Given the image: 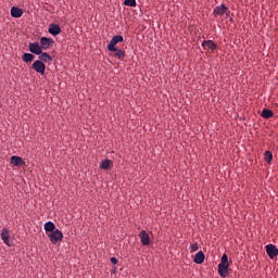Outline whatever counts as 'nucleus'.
I'll return each mask as SVG.
<instances>
[{
    "instance_id": "nucleus-1",
    "label": "nucleus",
    "mask_w": 278,
    "mask_h": 278,
    "mask_svg": "<svg viewBox=\"0 0 278 278\" xmlns=\"http://www.w3.org/2000/svg\"><path fill=\"white\" fill-rule=\"evenodd\" d=\"M49 238L53 244H56L58 242H61L63 240L64 235L60 229H55L49 235Z\"/></svg>"
},
{
    "instance_id": "nucleus-2",
    "label": "nucleus",
    "mask_w": 278,
    "mask_h": 278,
    "mask_svg": "<svg viewBox=\"0 0 278 278\" xmlns=\"http://www.w3.org/2000/svg\"><path fill=\"white\" fill-rule=\"evenodd\" d=\"M230 11L226 4H219L213 10L214 16H224L225 14L229 15Z\"/></svg>"
},
{
    "instance_id": "nucleus-3",
    "label": "nucleus",
    "mask_w": 278,
    "mask_h": 278,
    "mask_svg": "<svg viewBox=\"0 0 278 278\" xmlns=\"http://www.w3.org/2000/svg\"><path fill=\"white\" fill-rule=\"evenodd\" d=\"M121 42H124V37L117 35L113 37V39H111V42H109V46L106 47V49H109V51H116V45Z\"/></svg>"
},
{
    "instance_id": "nucleus-4",
    "label": "nucleus",
    "mask_w": 278,
    "mask_h": 278,
    "mask_svg": "<svg viewBox=\"0 0 278 278\" xmlns=\"http://www.w3.org/2000/svg\"><path fill=\"white\" fill-rule=\"evenodd\" d=\"M229 263H219L218 264V275L223 278H226L229 275Z\"/></svg>"
},
{
    "instance_id": "nucleus-5",
    "label": "nucleus",
    "mask_w": 278,
    "mask_h": 278,
    "mask_svg": "<svg viewBox=\"0 0 278 278\" xmlns=\"http://www.w3.org/2000/svg\"><path fill=\"white\" fill-rule=\"evenodd\" d=\"M33 68L41 75L46 74V65L39 60L35 61V63L33 64Z\"/></svg>"
},
{
    "instance_id": "nucleus-6",
    "label": "nucleus",
    "mask_w": 278,
    "mask_h": 278,
    "mask_svg": "<svg viewBox=\"0 0 278 278\" xmlns=\"http://www.w3.org/2000/svg\"><path fill=\"white\" fill-rule=\"evenodd\" d=\"M142 245H149L151 242L150 236L146 230H141L138 235Z\"/></svg>"
},
{
    "instance_id": "nucleus-7",
    "label": "nucleus",
    "mask_w": 278,
    "mask_h": 278,
    "mask_svg": "<svg viewBox=\"0 0 278 278\" xmlns=\"http://www.w3.org/2000/svg\"><path fill=\"white\" fill-rule=\"evenodd\" d=\"M53 45H54V41L52 39H50V38L42 37L40 39V47L45 51H47Z\"/></svg>"
},
{
    "instance_id": "nucleus-8",
    "label": "nucleus",
    "mask_w": 278,
    "mask_h": 278,
    "mask_svg": "<svg viewBox=\"0 0 278 278\" xmlns=\"http://www.w3.org/2000/svg\"><path fill=\"white\" fill-rule=\"evenodd\" d=\"M42 50H43L42 47L38 42H31L29 45V51L33 54L40 55L42 54Z\"/></svg>"
},
{
    "instance_id": "nucleus-9",
    "label": "nucleus",
    "mask_w": 278,
    "mask_h": 278,
    "mask_svg": "<svg viewBox=\"0 0 278 278\" xmlns=\"http://www.w3.org/2000/svg\"><path fill=\"white\" fill-rule=\"evenodd\" d=\"M266 253L270 258H275L278 255V248L274 244H267Z\"/></svg>"
},
{
    "instance_id": "nucleus-10",
    "label": "nucleus",
    "mask_w": 278,
    "mask_h": 278,
    "mask_svg": "<svg viewBox=\"0 0 278 278\" xmlns=\"http://www.w3.org/2000/svg\"><path fill=\"white\" fill-rule=\"evenodd\" d=\"M1 239L4 241V243L9 247L13 245V242L10 240V232L7 228H3L1 231Z\"/></svg>"
},
{
    "instance_id": "nucleus-11",
    "label": "nucleus",
    "mask_w": 278,
    "mask_h": 278,
    "mask_svg": "<svg viewBox=\"0 0 278 278\" xmlns=\"http://www.w3.org/2000/svg\"><path fill=\"white\" fill-rule=\"evenodd\" d=\"M202 48L210 49L211 51H215L218 46L213 40H206L202 42Z\"/></svg>"
},
{
    "instance_id": "nucleus-12",
    "label": "nucleus",
    "mask_w": 278,
    "mask_h": 278,
    "mask_svg": "<svg viewBox=\"0 0 278 278\" xmlns=\"http://www.w3.org/2000/svg\"><path fill=\"white\" fill-rule=\"evenodd\" d=\"M24 14L23 12V9H20L18 7H12L11 9V15L14 17V18H20L22 17Z\"/></svg>"
},
{
    "instance_id": "nucleus-13",
    "label": "nucleus",
    "mask_w": 278,
    "mask_h": 278,
    "mask_svg": "<svg viewBox=\"0 0 278 278\" xmlns=\"http://www.w3.org/2000/svg\"><path fill=\"white\" fill-rule=\"evenodd\" d=\"M205 261V254L203 253V251H199L194 257H193V262L195 264H202Z\"/></svg>"
},
{
    "instance_id": "nucleus-14",
    "label": "nucleus",
    "mask_w": 278,
    "mask_h": 278,
    "mask_svg": "<svg viewBox=\"0 0 278 278\" xmlns=\"http://www.w3.org/2000/svg\"><path fill=\"white\" fill-rule=\"evenodd\" d=\"M49 33L52 35V36H58L62 33V29L60 28L59 25L56 24H51L50 25V28H49Z\"/></svg>"
},
{
    "instance_id": "nucleus-15",
    "label": "nucleus",
    "mask_w": 278,
    "mask_h": 278,
    "mask_svg": "<svg viewBox=\"0 0 278 278\" xmlns=\"http://www.w3.org/2000/svg\"><path fill=\"white\" fill-rule=\"evenodd\" d=\"M11 163H12L14 166H24V165H25V162H24L23 159L20 157V156H12V157H11Z\"/></svg>"
},
{
    "instance_id": "nucleus-16",
    "label": "nucleus",
    "mask_w": 278,
    "mask_h": 278,
    "mask_svg": "<svg viewBox=\"0 0 278 278\" xmlns=\"http://www.w3.org/2000/svg\"><path fill=\"white\" fill-rule=\"evenodd\" d=\"M38 61H41L43 63H47V62H52L53 59L50 56L49 53L47 52H41V54H39V60Z\"/></svg>"
},
{
    "instance_id": "nucleus-17",
    "label": "nucleus",
    "mask_w": 278,
    "mask_h": 278,
    "mask_svg": "<svg viewBox=\"0 0 278 278\" xmlns=\"http://www.w3.org/2000/svg\"><path fill=\"white\" fill-rule=\"evenodd\" d=\"M274 112L268 110V109H264L261 113V117L265 118V119H268L270 117H274Z\"/></svg>"
},
{
    "instance_id": "nucleus-18",
    "label": "nucleus",
    "mask_w": 278,
    "mask_h": 278,
    "mask_svg": "<svg viewBox=\"0 0 278 278\" xmlns=\"http://www.w3.org/2000/svg\"><path fill=\"white\" fill-rule=\"evenodd\" d=\"M45 230H46L47 232H51V233H52L54 230H56L54 223H52V222L46 223V224H45Z\"/></svg>"
},
{
    "instance_id": "nucleus-19",
    "label": "nucleus",
    "mask_w": 278,
    "mask_h": 278,
    "mask_svg": "<svg viewBox=\"0 0 278 278\" xmlns=\"http://www.w3.org/2000/svg\"><path fill=\"white\" fill-rule=\"evenodd\" d=\"M23 61L25 63H30L35 60V55L31 53H24V55L22 56Z\"/></svg>"
},
{
    "instance_id": "nucleus-20",
    "label": "nucleus",
    "mask_w": 278,
    "mask_h": 278,
    "mask_svg": "<svg viewBox=\"0 0 278 278\" xmlns=\"http://www.w3.org/2000/svg\"><path fill=\"white\" fill-rule=\"evenodd\" d=\"M112 165V161L111 160H104L102 162H100V168L102 169H109Z\"/></svg>"
},
{
    "instance_id": "nucleus-21",
    "label": "nucleus",
    "mask_w": 278,
    "mask_h": 278,
    "mask_svg": "<svg viewBox=\"0 0 278 278\" xmlns=\"http://www.w3.org/2000/svg\"><path fill=\"white\" fill-rule=\"evenodd\" d=\"M110 52H115V56H117V59L123 60L126 56L125 51L121 50V49H116L115 51H110Z\"/></svg>"
},
{
    "instance_id": "nucleus-22",
    "label": "nucleus",
    "mask_w": 278,
    "mask_h": 278,
    "mask_svg": "<svg viewBox=\"0 0 278 278\" xmlns=\"http://www.w3.org/2000/svg\"><path fill=\"white\" fill-rule=\"evenodd\" d=\"M273 157H274V155H273V153H271L270 151H266V152L264 153V160H265V162L271 163Z\"/></svg>"
},
{
    "instance_id": "nucleus-23",
    "label": "nucleus",
    "mask_w": 278,
    "mask_h": 278,
    "mask_svg": "<svg viewBox=\"0 0 278 278\" xmlns=\"http://www.w3.org/2000/svg\"><path fill=\"white\" fill-rule=\"evenodd\" d=\"M124 5L130 7V8H136L137 1L136 0H124Z\"/></svg>"
},
{
    "instance_id": "nucleus-24",
    "label": "nucleus",
    "mask_w": 278,
    "mask_h": 278,
    "mask_svg": "<svg viewBox=\"0 0 278 278\" xmlns=\"http://www.w3.org/2000/svg\"><path fill=\"white\" fill-rule=\"evenodd\" d=\"M189 250H190V252H195V251H198V250H199V244H198V242H194V243L190 244V245H189Z\"/></svg>"
},
{
    "instance_id": "nucleus-25",
    "label": "nucleus",
    "mask_w": 278,
    "mask_h": 278,
    "mask_svg": "<svg viewBox=\"0 0 278 278\" xmlns=\"http://www.w3.org/2000/svg\"><path fill=\"white\" fill-rule=\"evenodd\" d=\"M220 263L223 264H229V260H228V255L227 254H223L220 257Z\"/></svg>"
},
{
    "instance_id": "nucleus-26",
    "label": "nucleus",
    "mask_w": 278,
    "mask_h": 278,
    "mask_svg": "<svg viewBox=\"0 0 278 278\" xmlns=\"http://www.w3.org/2000/svg\"><path fill=\"white\" fill-rule=\"evenodd\" d=\"M117 258L116 257H111V263H113V265H116L117 264Z\"/></svg>"
}]
</instances>
